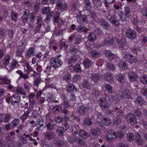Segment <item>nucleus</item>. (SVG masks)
Returning <instances> with one entry per match:
<instances>
[{"instance_id": "nucleus-1", "label": "nucleus", "mask_w": 147, "mask_h": 147, "mask_svg": "<svg viewBox=\"0 0 147 147\" xmlns=\"http://www.w3.org/2000/svg\"><path fill=\"white\" fill-rule=\"evenodd\" d=\"M36 21L35 24L36 26L35 27L34 30L36 32H40V29L43 24V18L40 14H38L36 12H33L30 13V26L32 27V24H34L35 20Z\"/></svg>"}, {"instance_id": "nucleus-2", "label": "nucleus", "mask_w": 147, "mask_h": 147, "mask_svg": "<svg viewBox=\"0 0 147 147\" xmlns=\"http://www.w3.org/2000/svg\"><path fill=\"white\" fill-rule=\"evenodd\" d=\"M21 97L17 94H13L10 97L7 98L6 99V102L8 104L10 103L12 105L16 107L20 103Z\"/></svg>"}, {"instance_id": "nucleus-3", "label": "nucleus", "mask_w": 147, "mask_h": 147, "mask_svg": "<svg viewBox=\"0 0 147 147\" xmlns=\"http://www.w3.org/2000/svg\"><path fill=\"white\" fill-rule=\"evenodd\" d=\"M105 127L101 124L99 123L95 127L92 126L91 129V137L92 138H97L101 132V131L104 129Z\"/></svg>"}, {"instance_id": "nucleus-4", "label": "nucleus", "mask_w": 147, "mask_h": 147, "mask_svg": "<svg viewBox=\"0 0 147 147\" xmlns=\"http://www.w3.org/2000/svg\"><path fill=\"white\" fill-rule=\"evenodd\" d=\"M51 66L55 68L60 67L63 63L61 60L58 57H52L50 60Z\"/></svg>"}, {"instance_id": "nucleus-5", "label": "nucleus", "mask_w": 147, "mask_h": 147, "mask_svg": "<svg viewBox=\"0 0 147 147\" xmlns=\"http://www.w3.org/2000/svg\"><path fill=\"white\" fill-rule=\"evenodd\" d=\"M98 102L99 105L102 109H106L110 107V105L105 98H100L98 99Z\"/></svg>"}, {"instance_id": "nucleus-6", "label": "nucleus", "mask_w": 147, "mask_h": 147, "mask_svg": "<svg viewBox=\"0 0 147 147\" xmlns=\"http://www.w3.org/2000/svg\"><path fill=\"white\" fill-rule=\"evenodd\" d=\"M67 5L65 2L63 3L62 1L59 0L56 3V7L58 10L62 11L65 10L67 7Z\"/></svg>"}, {"instance_id": "nucleus-7", "label": "nucleus", "mask_w": 147, "mask_h": 147, "mask_svg": "<svg viewBox=\"0 0 147 147\" xmlns=\"http://www.w3.org/2000/svg\"><path fill=\"white\" fill-rule=\"evenodd\" d=\"M32 135L24 134L19 138L20 140L23 144H27L29 141L31 140Z\"/></svg>"}, {"instance_id": "nucleus-8", "label": "nucleus", "mask_w": 147, "mask_h": 147, "mask_svg": "<svg viewBox=\"0 0 147 147\" xmlns=\"http://www.w3.org/2000/svg\"><path fill=\"white\" fill-rule=\"evenodd\" d=\"M4 117L2 118H0V122H4L5 123L8 122L10 120L12 119L13 116L11 113H8L3 114Z\"/></svg>"}, {"instance_id": "nucleus-9", "label": "nucleus", "mask_w": 147, "mask_h": 147, "mask_svg": "<svg viewBox=\"0 0 147 147\" xmlns=\"http://www.w3.org/2000/svg\"><path fill=\"white\" fill-rule=\"evenodd\" d=\"M18 63V62L16 60L13 59L11 62L9 67H6L5 68L8 72H10L14 69L19 66L20 65Z\"/></svg>"}, {"instance_id": "nucleus-10", "label": "nucleus", "mask_w": 147, "mask_h": 147, "mask_svg": "<svg viewBox=\"0 0 147 147\" xmlns=\"http://www.w3.org/2000/svg\"><path fill=\"white\" fill-rule=\"evenodd\" d=\"M116 39L119 47L123 48L126 47L127 43L124 39L120 36H116Z\"/></svg>"}, {"instance_id": "nucleus-11", "label": "nucleus", "mask_w": 147, "mask_h": 147, "mask_svg": "<svg viewBox=\"0 0 147 147\" xmlns=\"http://www.w3.org/2000/svg\"><path fill=\"white\" fill-rule=\"evenodd\" d=\"M124 58L127 61L131 63H136L138 61L137 59L135 56L131 55L129 53L125 54L124 57Z\"/></svg>"}, {"instance_id": "nucleus-12", "label": "nucleus", "mask_w": 147, "mask_h": 147, "mask_svg": "<svg viewBox=\"0 0 147 147\" xmlns=\"http://www.w3.org/2000/svg\"><path fill=\"white\" fill-rule=\"evenodd\" d=\"M126 35L127 37L131 39H135L136 36V32L131 29H128L126 32Z\"/></svg>"}, {"instance_id": "nucleus-13", "label": "nucleus", "mask_w": 147, "mask_h": 147, "mask_svg": "<svg viewBox=\"0 0 147 147\" xmlns=\"http://www.w3.org/2000/svg\"><path fill=\"white\" fill-rule=\"evenodd\" d=\"M126 119L131 125H133L136 123V118L131 113H129L125 117Z\"/></svg>"}, {"instance_id": "nucleus-14", "label": "nucleus", "mask_w": 147, "mask_h": 147, "mask_svg": "<svg viewBox=\"0 0 147 147\" xmlns=\"http://www.w3.org/2000/svg\"><path fill=\"white\" fill-rule=\"evenodd\" d=\"M35 49L33 47H31L28 49L25 52V58L28 60L31 58L34 55Z\"/></svg>"}, {"instance_id": "nucleus-15", "label": "nucleus", "mask_w": 147, "mask_h": 147, "mask_svg": "<svg viewBox=\"0 0 147 147\" xmlns=\"http://www.w3.org/2000/svg\"><path fill=\"white\" fill-rule=\"evenodd\" d=\"M29 10L28 9H25L23 13L22 17V21L25 24L29 18Z\"/></svg>"}, {"instance_id": "nucleus-16", "label": "nucleus", "mask_w": 147, "mask_h": 147, "mask_svg": "<svg viewBox=\"0 0 147 147\" xmlns=\"http://www.w3.org/2000/svg\"><path fill=\"white\" fill-rule=\"evenodd\" d=\"M99 23L100 25L106 30H107L110 28V26L109 23L104 19H99Z\"/></svg>"}, {"instance_id": "nucleus-17", "label": "nucleus", "mask_w": 147, "mask_h": 147, "mask_svg": "<svg viewBox=\"0 0 147 147\" xmlns=\"http://www.w3.org/2000/svg\"><path fill=\"white\" fill-rule=\"evenodd\" d=\"M135 142L138 145H141L144 143V140L142 139L139 134H135Z\"/></svg>"}, {"instance_id": "nucleus-18", "label": "nucleus", "mask_w": 147, "mask_h": 147, "mask_svg": "<svg viewBox=\"0 0 147 147\" xmlns=\"http://www.w3.org/2000/svg\"><path fill=\"white\" fill-rule=\"evenodd\" d=\"M128 76L130 81L131 82L136 81L138 78L137 74L133 71L129 72L128 74Z\"/></svg>"}, {"instance_id": "nucleus-19", "label": "nucleus", "mask_w": 147, "mask_h": 147, "mask_svg": "<svg viewBox=\"0 0 147 147\" xmlns=\"http://www.w3.org/2000/svg\"><path fill=\"white\" fill-rule=\"evenodd\" d=\"M45 138L48 140H50L55 136V134L53 131H47L44 134Z\"/></svg>"}, {"instance_id": "nucleus-20", "label": "nucleus", "mask_w": 147, "mask_h": 147, "mask_svg": "<svg viewBox=\"0 0 147 147\" xmlns=\"http://www.w3.org/2000/svg\"><path fill=\"white\" fill-rule=\"evenodd\" d=\"M13 92L16 93L20 94L22 95H26V92L24 90L21 86H18L13 88Z\"/></svg>"}, {"instance_id": "nucleus-21", "label": "nucleus", "mask_w": 147, "mask_h": 147, "mask_svg": "<svg viewBox=\"0 0 147 147\" xmlns=\"http://www.w3.org/2000/svg\"><path fill=\"white\" fill-rule=\"evenodd\" d=\"M77 30L79 33H81L83 32L84 33H86L89 30V29L86 28L84 24H80L76 28Z\"/></svg>"}, {"instance_id": "nucleus-22", "label": "nucleus", "mask_w": 147, "mask_h": 147, "mask_svg": "<svg viewBox=\"0 0 147 147\" xmlns=\"http://www.w3.org/2000/svg\"><path fill=\"white\" fill-rule=\"evenodd\" d=\"M108 19L110 22L116 26H118L119 24V20H117L116 16L115 15L111 16Z\"/></svg>"}, {"instance_id": "nucleus-23", "label": "nucleus", "mask_w": 147, "mask_h": 147, "mask_svg": "<svg viewBox=\"0 0 147 147\" xmlns=\"http://www.w3.org/2000/svg\"><path fill=\"white\" fill-rule=\"evenodd\" d=\"M107 140H113L116 138L115 132H113L111 130H109L107 131Z\"/></svg>"}, {"instance_id": "nucleus-24", "label": "nucleus", "mask_w": 147, "mask_h": 147, "mask_svg": "<svg viewBox=\"0 0 147 147\" xmlns=\"http://www.w3.org/2000/svg\"><path fill=\"white\" fill-rule=\"evenodd\" d=\"M31 109L28 108L26 111H24V113L20 116L18 115L19 117L22 120H25L29 117V114L30 113Z\"/></svg>"}, {"instance_id": "nucleus-25", "label": "nucleus", "mask_w": 147, "mask_h": 147, "mask_svg": "<svg viewBox=\"0 0 147 147\" xmlns=\"http://www.w3.org/2000/svg\"><path fill=\"white\" fill-rule=\"evenodd\" d=\"M101 75L98 74L93 73L92 74L90 78L91 81L94 82H96L100 80Z\"/></svg>"}, {"instance_id": "nucleus-26", "label": "nucleus", "mask_w": 147, "mask_h": 147, "mask_svg": "<svg viewBox=\"0 0 147 147\" xmlns=\"http://www.w3.org/2000/svg\"><path fill=\"white\" fill-rule=\"evenodd\" d=\"M53 142L56 146L61 147L65 145V143L63 141L59 140L58 137L54 138Z\"/></svg>"}, {"instance_id": "nucleus-27", "label": "nucleus", "mask_w": 147, "mask_h": 147, "mask_svg": "<svg viewBox=\"0 0 147 147\" xmlns=\"http://www.w3.org/2000/svg\"><path fill=\"white\" fill-rule=\"evenodd\" d=\"M71 75L69 73H67L61 77V80L63 82H65L69 84L71 81Z\"/></svg>"}, {"instance_id": "nucleus-28", "label": "nucleus", "mask_w": 147, "mask_h": 147, "mask_svg": "<svg viewBox=\"0 0 147 147\" xmlns=\"http://www.w3.org/2000/svg\"><path fill=\"white\" fill-rule=\"evenodd\" d=\"M88 106H80L78 109V113L81 115L86 114L88 111Z\"/></svg>"}, {"instance_id": "nucleus-29", "label": "nucleus", "mask_w": 147, "mask_h": 147, "mask_svg": "<svg viewBox=\"0 0 147 147\" xmlns=\"http://www.w3.org/2000/svg\"><path fill=\"white\" fill-rule=\"evenodd\" d=\"M115 77L120 82H123L125 81V76L123 74L120 73L115 75Z\"/></svg>"}, {"instance_id": "nucleus-30", "label": "nucleus", "mask_w": 147, "mask_h": 147, "mask_svg": "<svg viewBox=\"0 0 147 147\" xmlns=\"http://www.w3.org/2000/svg\"><path fill=\"white\" fill-rule=\"evenodd\" d=\"M113 38H107L104 40L101 43V46H103L105 45L107 46L110 45L113 43Z\"/></svg>"}, {"instance_id": "nucleus-31", "label": "nucleus", "mask_w": 147, "mask_h": 147, "mask_svg": "<svg viewBox=\"0 0 147 147\" xmlns=\"http://www.w3.org/2000/svg\"><path fill=\"white\" fill-rule=\"evenodd\" d=\"M16 73L20 75L19 79L23 78L24 80L28 78L29 77L27 74H24L23 72L20 70H18L16 71Z\"/></svg>"}, {"instance_id": "nucleus-32", "label": "nucleus", "mask_w": 147, "mask_h": 147, "mask_svg": "<svg viewBox=\"0 0 147 147\" xmlns=\"http://www.w3.org/2000/svg\"><path fill=\"white\" fill-rule=\"evenodd\" d=\"M51 7H43L41 10L42 13L44 14H54V12L51 11Z\"/></svg>"}, {"instance_id": "nucleus-33", "label": "nucleus", "mask_w": 147, "mask_h": 147, "mask_svg": "<svg viewBox=\"0 0 147 147\" xmlns=\"http://www.w3.org/2000/svg\"><path fill=\"white\" fill-rule=\"evenodd\" d=\"M103 76L104 79L108 82L112 81L114 79L113 76L111 73H107Z\"/></svg>"}, {"instance_id": "nucleus-34", "label": "nucleus", "mask_w": 147, "mask_h": 147, "mask_svg": "<svg viewBox=\"0 0 147 147\" xmlns=\"http://www.w3.org/2000/svg\"><path fill=\"white\" fill-rule=\"evenodd\" d=\"M96 39V36L94 32H90L88 37V40L91 42H94Z\"/></svg>"}, {"instance_id": "nucleus-35", "label": "nucleus", "mask_w": 147, "mask_h": 147, "mask_svg": "<svg viewBox=\"0 0 147 147\" xmlns=\"http://www.w3.org/2000/svg\"><path fill=\"white\" fill-rule=\"evenodd\" d=\"M105 53L106 57L110 60H112L115 58V55L113 54L110 51H106Z\"/></svg>"}, {"instance_id": "nucleus-36", "label": "nucleus", "mask_w": 147, "mask_h": 147, "mask_svg": "<svg viewBox=\"0 0 147 147\" xmlns=\"http://www.w3.org/2000/svg\"><path fill=\"white\" fill-rule=\"evenodd\" d=\"M82 87L88 89L90 87V84L87 79H84L82 82Z\"/></svg>"}, {"instance_id": "nucleus-37", "label": "nucleus", "mask_w": 147, "mask_h": 147, "mask_svg": "<svg viewBox=\"0 0 147 147\" xmlns=\"http://www.w3.org/2000/svg\"><path fill=\"white\" fill-rule=\"evenodd\" d=\"M20 121L19 118H15L11 121L10 123L14 129L19 124Z\"/></svg>"}, {"instance_id": "nucleus-38", "label": "nucleus", "mask_w": 147, "mask_h": 147, "mask_svg": "<svg viewBox=\"0 0 147 147\" xmlns=\"http://www.w3.org/2000/svg\"><path fill=\"white\" fill-rule=\"evenodd\" d=\"M10 59V56L8 55H7L3 58L2 60V63L4 65H7L9 63V61Z\"/></svg>"}, {"instance_id": "nucleus-39", "label": "nucleus", "mask_w": 147, "mask_h": 147, "mask_svg": "<svg viewBox=\"0 0 147 147\" xmlns=\"http://www.w3.org/2000/svg\"><path fill=\"white\" fill-rule=\"evenodd\" d=\"M47 129L49 131L54 130L56 128V125L54 124H52L50 122H48L46 124Z\"/></svg>"}, {"instance_id": "nucleus-40", "label": "nucleus", "mask_w": 147, "mask_h": 147, "mask_svg": "<svg viewBox=\"0 0 147 147\" xmlns=\"http://www.w3.org/2000/svg\"><path fill=\"white\" fill-rule=\"evenodd\" d=\"M18 15V14L16 11H12L11 13V17L12 20L16 22Z\"/></svg>"}, {"instance_id": "nucleus-41", "label": "nucleus", "mask_w": 147, "mask_h": 147, "mask_svg": "<svg viewBox=\"0 0 147 147\" xmlns=\"http://www.w3.org/2000/svg\"><path fill=\"white\" fill-rule=\"evenodd\" d=\"M130 91L127 90H125L123 91V93L121 95V98L123 99L125 97L129 98L130 97Z\"/></svg>"}, {"instance_id": "nucleus-42", "label": "nucleus", "mask_w": 147, "mask_h": 147, "mask_svg": "<svg viewBox=\"0 0 147 147\" xmlns=\"http://www.w3.org/2000/svg\"><path fill=\"white\" fill-rule=\"evenodd\" d=\"M24 90L28 93L30 92V88L31 87V84L28 82H24Z\"/></svg>"}, {"instance_id": "nucleus-43", "label": "nucleus", "mask_w": 147, "mask_h": 147, "mask_svg": "<svg viewBox=\"0 0 147 147\" xmlns=\"http://www.w3.org/2000/svg\"><path fill=\"white\" fill-rule=\"evenodd\" d=\"M65 131V130L63 127L61 126H59L57 129L56 132L59 136H62L63 135Z\"/></svg>"}, {"instance_id": "nucleus-44", "label": "nucleus", "mask_w": 147, "mask_h": 147, "mask_svg": "<svg viewBox=\"0 0 147 147\" xmlns=\"http://www.w3.org/2000/svg\"><path fill=\"white\" fill-rule=\"evenodd\" d=\"M66 90L67 91L71 92L72 90L74 91H76L77 89L74 85L70 83V84H68L67 87H66Z\"/></svg>"}, {"instance_id": "nucleus-45", "label": "nucleus", "mask_w": 147, "mask_h": 147, "mask_svg": "<svg viewBox=\"0 0 147 147\" xmlns=\"http://www.w3.org/2000/svg\"><path fill=\"white\" fill-rule=\"evenodd\" d=\"M79 136L82 137L86 139L89 136V134L85 131L80 130L79 133Z\"/></svg>"}, {"instance_id": "nucleus-46", "label": "nucleus", "mask_w": 147, "mask_h": 147, "mask_svg": "<svg viewBox=\"0 0 147 147\" xmlns=\"http://www.w3.org/2000/svg\"><path fill=\"white\" fill-rule=\"evenodd\" d=\"M91 64V61L88 58L85 59L83 62V64L84 65L85 68L89 67Z\"/></svg>"}, {"instance_id": "nucleus-47", "label": "nucleus", "mask_w": 147, "mask_h": 147, "mask_svg": "<svg viewBox=\"0 0 147 147\" xmlns=\"http://www.w3.org/2000/svg\"><path fill=\"white\" fill-rule=\"evenodd\" d=\"M119 67L120 68L123 70H126L127 67V65L126 63L121 61L119 63Z\"/></svg>"}, {"instance_id": "nucleus-48", "label": "nucleus", "mask_w": 147, "mask_h": 147, "mask_svg": "<svg viewBox=\"0 0 147 147\" xmlns=\"http://www.w3.org/2000/svg\"><path fill=\"white\" fill-rule=\"evenodd\" d=\"M79 129V127L77 125H72L71 128V131L75 134H77L78 133V130Z\"/></svg>"}, {"instance_id": "nucleus-49", "label": "nucleus", "mask_w": 147, "mask_h": 147, "mask_svg": "<svg viewBox=\"0 0 147 147\" xmlns=\"http://www.w3.org/2000/svg\"><path fill=\"white\" fill-rule=\"evenodd\" d=\"M135 102L136 104H138L140 105H142L144 104V101L140 96H138L135 100Z\"/></svg>"}, {"instance_id": "nucleus-50", "label": "nucleus", "mask_w": 147, "mask_h": 147, "mask_svg": "<svg viewBox=\"0 0 147 147\" xmlns=\"http://www.w3.org/2000/svg\"><path fill=\"white\" fill-rule=\"evenodd\" d=\"M62 108L60 105H56L53 106L52 109L53 112L55 113H58L61 110Z\"/></svg>"}, {"instance_id": "nucleus-51", "label": "nucleus", "mask_w": 147, "mask_h": 147, "mask_svg": "<svg viewBox=\"0 0 147 147\" xmlns=\"http://www.w3.org/2000/svg\"><path fill=\"white\" fill-rule=\"evenodd\" d=\"M77 19L79 22H86L87 20L86 16L84 15H81L79 16L77 18Z\"/></svg>"}, {"instance_id": "nucleus-52", "label": "nucleus", "mask_w": 147, "mask_h": 147, "mask_svg": "<svg viewBox=\"0 0 147 147\" xmlns=\"http://www.w3.org/2000/svg\"><path fill=\"white\" fill-rule=\"evenodd\" d=\"M102 123L104 125L107 126L110 125L111 123L110 119L108 117H105L102 120Z\"/></svg>"}, {"instance_id": "nucleus-53", "label": "nucleus", "mask_w": 147, "mask_h": 147, "mask_svg": "<svg viewBox=\"0 0 147 147\" xmlns=\"http://www.w3.org/2000/svg\"><path fill=\"white\" fill-rule=\"evenodd\" d=\"M85 4L86 8L88 10H89L92 7V5L90 1L89 0H86L84 1Z\"/></svg>"}, {"instance_id": "nucleus-54", "label": "nucleus", "mask_w": 147, "mask_h": 147, "mask_svg": "<svg viewBox=\"0 0 147 147\" xmlns=\"http://www.w3.org/2000/svg\"><path fill=\"white\" fill-rule=\"evenodd\" d=\"M90 54L92 57L95 58L98 57L100 55L99 52L96 50H93L91 51Z\"/></svg>"}, {"instance_id": "nucleus-55", "label": "nucleus", "mask_w": 147, "mask_h": 147, "mask_svg": "<svg viewBox=\"0 0 147 147\" xmlns=\"http://www.w3.org/2000/svg\"><path fill=\"white\" fill-rule=\"evenodd\" d=\"M116 1V0H105L104 3L106 7H108L109 4H112Z\"/></svg>"}, {"instance_id": "nucleus-56", "label": "nucleus", "mask_w": 147, "mask_h": 147, "mask_svg": "<svg viewBox=\"0 0 147 147\" xmlns=\"http://www.w3.org/2000/svg\"><path fill=\"white\" fill-rule=\"evenodd\" d=\"M127 138L128 141L132 142L134 139V135L131 133H128L127 134Z\"/></svg>"}, {"instance_id": "nucleus-57", "label": "nucleus", "mask_w": 147, "mask_h": 147, "mask_svg": "<svg viewBox=\"0 0 147 147\" xmlns=\"http://www.w3.org/2000/svg\"><path fill=\"white\" fill-rule=\"evenodd\" d=\"M77 57L76 55H73L71 57L69 58L68 61V63L71 65H72L76 61Z\"/></svg>"}, {"instance_id": "nucleus-58", "label": "nucleus", "mask_w": 147, "mask_h": 147, "mask_svg": "<svg viewBox=\"0 0 147 147\" xmlns=\"http://www.w3.org/2000/svg\"><path fill=\"white\" fill-rule=\"evenodd\" d=\"M130 17V16H129L125 13H123L122 16L120 17V20L122 21H127Z\"/></svg>"}, {"instance_id": "nucleus-59", "label": "nucleus", "mask_w": 147, "mask_h": 147, "mask_svg": "<svg viewBox=\"0 0 147 147\" xmlns=\"http://www.w3.org/2000/svg\"><path fill=\"white\" fill-rule=\"evenodd\" d=\"M140 81L144 84L147 83V75H142L140 77Z\"/></svg>"}, {"instance_id": "nucleus-60", "label": "nucleus", "mask_w": 147, "mask_h": 147, "mask_svg": "<svg viewBox=\"0 0 147 147\" xmlns=\"http://www.w3.org/2000/svg\"><path fill=\"white\" fill-rule=\"evenodd\" d=\"M0 80L3 81V83L2 84H10L11 81L9 80H8L5 77H2L0 76Z\"/></svg>"}, {"instance_id": "nucleus-61", "label": "nucleus", "mask_w": 147, "mask_h": 147, "mask_svg": "<svg viewBox=\"0 0 147 147\" xmlns=\"http://www.w3.org/2000/svg\"><path fill=\"white\" fill-rule=\"evenodd\" d=\"M84 124L88 126H90L92 123L91 120L89 118H86L84 120Z\"/></svg>"}, {"instance_id": "nucleus-62", "label": "nucleus", "mask_w": 147, "mask_h": 147, "mask_svg": "<svg viewBox=\"0 0 147 147\" xmlns=\"http://www.w3.org/2000/svg\"><path fill=\"white\" fill-rule=\"evenodd\" d=\"M79 6V2L78 1H76L74 3L72 6H71V9L72 11H74Z\"/></svg>"}, {"instance_id": "nucleus-63", "label": "nucleus", "mask_w": 147, "mask_h": 147, "mask_svg": "<svg viewBox=\"0 0 147 147\" xmlns=\"http://www.w3.org/2000/svg\"><path fill=\"white\" fill-rule=\"evenodd\" d=\"M67 45H66L65 43L61 40L59 44V47L61 49L65 50L66 49Z\"/></svg>"}, {"instance_id": "nucleus-64", "label": "nucleus", "mask_w": 147, "mask_h": 147, "mask_svg": "<svg viewBox=\"0 0 147 147\" xmlns=\"http://www.w3.org/2000/svg\"><path fill=\"white\" fill-rule=\"evenodd\" d=\"M82 70L81 67L79 64H77L75 65L74 67V71L76 72H80Z\"/></svg>"}]
</instances>
